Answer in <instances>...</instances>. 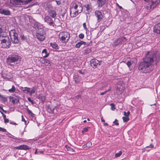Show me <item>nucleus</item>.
Listing matches in <instances>:
<instances>
[{"instance_id": "obj_30", "label": "nucleus", "mask_w": 160, "mask_h": 160, "mask_svg": "<svg viewBox=\"0 0 160 160\" xmlns=\"http://www.w3.org/2000/svg\"><path fill=\"white\" fill-rule=\"evenodd\" d=\"M122 152L120 151L118 153H117L115 154V157L116 158H118L120 157L122 154Z\"/></svg>"}, {"instance_id": "obj_12", "label": "nucleus", "mask_w": 160, "mask_h": 160, "mask_svg": "<svg viewBox=\"0 0 160 160\" xmlns=\"http://www.w3.org/2000/svg\"><path fill=\"white\" fill-rule=\"evenodd\" d=\"M45 22H47L50 25L54 26V23L52 19L48 16H46L44 19Z\"/></svg>"}, {"instance_id": "obj_39", "label": "nucleus", "mask_w": 160, "mask_h": 160, "mask_svg": "<svg viewBox=\"0 0 160 160\" xmlns=\"http://www.w3.org/2000/svg\"><path fill=\"white\" fill-rule=\"evenodd\" d=\"M79 37L81 39H83L84 38V35L82 33H81L79 35Z\"/></svg>"}, {"instance_id": "obj_57", "label": "nucleus", "mask_w": 160, "mask_h": 160, "mask_svg": "<svg viewBox=\"0 0 160 160\" xmlns=\"http://www.w3.org/2000/svg\"><path fill=\"white\" fill-rule=\"evenodd\" d=\"M24 121V123H25V124H26L27 122H28L27 123H28L29 122L28 121H26V120H25V121Z\"/></svg>"}, {"instance_id": "obj_46", "label": "nucleus", "mask_w": 160, "mask_h": 160, "mask_svg": "<svg viewBox=\"0 0 160 160\" xmlns=\"http://www.w3.org/2000/svg\"><path fill=\"white\" fill-rule=\"evenodd\" d=\"M113 123L116 125H118V121H114L113 122Z\"/></svg>"}, {"instance_id": "obj_64", "label": "nucleus", "mask_w": 160, "mask_h": 160, "mask_svg": "<svg viewBox=\"0 0 160 160\" xmlns=\"http://www.w3.org/2000/svg\"><path fill=\"white\" fill-rule=\"evenodd\" d=\"M86 147V145H83L82 146V147L83 148H85L86 147Z\"/></svg>"}, {"instance_id": "obj_6", "label": "nucleus", "mask_w": 160, "mask_h": 160, "mask_svg": "<svg viewBox=\"0 0 160 160\" xmlns=\"http://www.w3.org/2000/svg\"><path fill=\"white\" fill-rule=\"evenodd\" d=\"M126 40L127 39L125 37L120 38L114 41L113 46L116 47L118 45H121L125 42Z\"/></svg>"}, {"instance_id": "obj_35", "label": "nucleus", "mask_w": 160, "mask_h": 160, "mask_svg": "<svg viewBox=\"0 0 160 160\" xmlns=\"http://www.w3.org/2000/svg\"><path fill=\"white\" fill-rule=\"evenodd\" d=\"M110 106H111V109L112 110H113L115 109V108L113 103H112L110 104Z\"/></svg>"}, {"instance_id": "obj_4", "label": "nucleus", "mask_w": 160, "mask_h": 160, "mask_svg": "<svg viewBox=\"0 0 160 160\" xmlns=\"http://www.w3.org/2000/svg\"><path fill=\"white\" fill-rule=\"evenodd\" d=\"M70 38L69 33L66 32H60L59 35V38L60 40L62 42H66Z\"/></svg>"}, {"instance_id": "obj_37", "label": "nucleus", "mask_w": 160, "mask_h": 160, "mask_svg": "<svg viewBox=\"0 0 160 160\" xmlns=\"http://www.w3.org/2000/svg\"><path fill=\"white\" fill-rule=\"evenodd\" d=\"M20 38H21V39L22 40H26V38L24 36L23 34L21 35Z\"/></svg>"}, {"instance_id": "obj_58", "label": "nucleus", "mask_w": 160, "mask_h": 160, "mask_svg": "<svg viewBox=\"0 0 160 160\" xmlns=\"http://www.w3.org/2000/svg\"><path fill=\"white\" fill-rule=\"evenodd\" d=\"M79 72L80 73L82 74H83L84 72H82V71L81 70H79Z\"/></svg>"}, {"instance_id": "obj_26", "label": "nucleus", "mask_w": 160, "mask_h": 160, "mask_svg": "<svg viewBox=\"0 0 160 160\" xmlns=\"http://www.w3.org/2000/svg\"><path fill=\"white\" fill-rule=\"evenodd\" d=\"M83 8L81 6H78L77 5V9H75V10H76L77 11V12H78L79 13H81L82 10Z\"/></svg>"}, {"instance_id": "obj_47", "label": "nucleus", "mask_w": 160, "mask_h": 160, "mask_svg": "<svg viewBox=\"0 0 160 160\" xmlns=\"http://www.w3.org/2000/svg\"><path fill=\"white\" fill-rule=\"evenodd\" d=\"M27 111L28 113L30 115L31 114H32V112L28 109H27Z\"/></svg>"}, {"instance_id": "obj_34", "label": "nucleus", "mask_w": 160, "mask_h": 160, "mask_svg": "<svg viewBox=\"0 0 160 160\" xmlns=\"http://www.w3.org/2000/svg\"><path fill=\"white\" fill-rule=\"evenodd\" d=\"M36 89L34 88H33L32 89V90L31 91L30 90V93L32 94V93H35V92H36Z\"/></svg>"}, {"instance_id": "obj_50", "label": "nucleus", "mask_w": 160, "mask_h": 160, "mask_svg": "<svg viewBox=\"0 0 160 160\" xmlns=\"http://www.w3.org/2000/svg\"><path fill=\"white\" fill-rule=\"evenodd\" d=\"M28 100L29 102H33L32 100L30 98H28Z\"/></svg>"}, {"instance_id": "obj_7", "label": "nucleus", "mask_w": 160, "mask_h": 160, "mask_svg": "<svg viewBox=\"0 0 160 160\" xmlns=\"http://www.w3.org/2000/svg\"><path fill=\"white\" fill-rule=\"evenodd\" d=\"M95 14L97 18L98 22H99L102 20L103 15L100 11L98 10L96 11L95 12Z\"/></svg>"}, {"instance_id": "obj_54", "label": "nucleus", "mask_w": 160, "mask_h": 160, "mask_svg": "<svg viewBox=\"0 0 160 160\" xmlns=\"http://www.w3.org/2000/svg\"><path fill=\"white\" fill-rule=\"evenodd\" d=\"M3 118H4V120H8V119H7L6 118V116L5 115H3Z\"/></svg>"}, {"instance_id": "obj_41", "label": "nucleus", "mask_w": 160, "mask_h": 160, "mask_svg": "<svg viewBox=\"0 0 160 160\" xmlns=\"http://www.w3.org/2000/svg\"><path fill=\"white\" fill-rule=\"evenodd\" d=\"M73 78L75 82L78 81V79L77 78V76L76 75H74Z\"/></svg>"}, {"instance_id": "obj_61", "label": "nucleus", "mask_w": 160, "mask_h": 160, "mask_svg": "<svg viewBox=\"0 0 160 160\" xmlns=\"http://www.w3.org/2000/svg\"><path fill=\"white\" fill-rule=\"evenodd\" d=\"M43 153V152L42 151H39V152H38V154H39L40 153Z\"/></svg>"}, {"instance_id": "obj_48", "label": "nucleus", "mask_w": 160, "mask_h": 160, "mask_svg": "<svg viewBox=\"0 0 160 160\" xmlns=\"http://www.w3.org/2000/svg\"><path fill=\"white\" fill-rule=\"evenodd\" d=\"M42 102H44V101H45V100H46V98L45 96H43V97L42 98Z\"/></svg>"}, {"instance_id": "obj_17", "label": "nucleus", "mask_w": 160, "mask_h": 160, "mask_svg": "<svg viewBox=\"0 0 160 160\" xmlns=\"http://www.w3.org/2000/svg\"><path fill=\"white\" fill-rule=\"evenodd\" d=\"M0 13L6 15H8L10 14V12L9 10L3 9H0Z\"/></svg>"}, {"instance_id": "obj_25", "label": "nucleus", "mask_w": 160, "mask_h": 160, "mask_svg": "<svg viewBox=\"0 0 160 160\" xmlns=\"http://www.w3.org/2000/svg\"><path fill=\"white\" fill-rule=\"evenodd\" d=\"M51 46L53 48L55 49H58V47L55 42L50 43Z\"/></svg>"}, {"instance_id": "obj_24", "label": "nucleus", "mask_w": 160, "mask_h": 160, "mask_svg": "<svg viewBox=\"0 0 160 160\" xmlns=\"http://www.w3.org/2000/svg\"><path fill=\"white\" fill-rule=\"evenodd\" d=\"M22 90L23 92L27 93H30V88L24 87L23 88V89Z\"/></svg>"}, {"instance_id": "obj_32", "label": "nucleus", "mask_w": 160, "mask_h": 160, "mask_svg": "<svg viewBox=\"0 0 160 160\" xmlns=\"http://www.w3.org/2000/svg\"><path fill=\"white\" fill-rule=\"evenodd\" d=\"M0 98L4 102H6L7 101V99L6 98L2 96L1 95H0Z\"/></svg>"}, {"instance_id": "obj_49", "label": "nucleus", "mask_w": 160, "mask_h": 160, "mask_svg": "<svg viewBox=\"0 0 160 160\" xmlns=\"http://www.w3.org/2000/svg\"><path fill=\"white\" fill-rule=\"evenodd\" d=\"M106 93H107V91H105V92H102L101 93L100 95H103L104 94H106Z\"/></svg>"}, {"instance_id": "obj_28", "label": "nucleus", "mask_w": 160, "mask_h": 160, "mask_svg": "<svg viewBox=\"0 0 160 160\" xmlns=\"http://www.w3.org/2000/svg\"><path fill=\"white\" fill-rule=\"evenodd\" d=\"M156 6V3L154 1H152L151 4L150 5V9L153 8Z\"/></svg>"}, {"instance_id": "obj_33", "label": "nucleus", "mask_w": 160, "mask_h": 160, "mask_svg": "<svg viewBox=\"0 0 160 160\" xmlns=\"http://www.w3.org/2000/svg\"><path fill=\"white\" fill-rule=\"evenodd\" d=\"M89 128V127H85L83 129L82 131V133H84L85 132H88V128Z\"/></svg>"}, {"instance_id": "obj_9", "label": "nucleus", "mask_w": 160, "mask_h": 160, "mask_svg": "<svg viewBox=\"0 0 160 160\" xmlns=\"http://www.w3.org/2000/svg\"><path fill=\"white\" fill-rule=\"evenodd\" d=\"M47 110L49 113H56L55 111H57V108L56 107H53L52 105H49L47 106L46 108Z\"/></svg>"}, {"instance_id": "obj_10", "label": "nucleus", "mask_w": 160, "mask_h": 160, "mask_svg": "<svg viewBox=\"0 0 160 160\" xmlns=\"http://www.w3.org/2000/svg\"><path fill=\"white\" fill-rule=\"evenodd\" d=\"M36 35L37 38L41 41H43L45 38V33L44 32H39L36 33Z\"/></svg>"}, {"instance_id": "obj_45", "label": "nucleus", "mask_w": 160, "mask_h": 160, "mask_svg": "<svg viewBox=\"0 0 160 160\" xmlns=\"http://www.w3.org/2000/svg\"><path fill=\"white\" fill-rule=\"evenodd\" d=\"M66 147L67 148V150L68 151H72V149L69 147Z\"/></svg>"}, {"instance_id": "obj_53", "label": "nucleus", "mask_w": 160, "mask_h": 160, "mask_svg": "<svg viewBox=\"0 0 160 160\" xmlns=\"http://www.w3.org/2000/svg\"><path fill=\"white\" fill-rule=\"evenodd\" d=\"M30 115L32 117H34L35 116V115L32 112V114H31Z\"/></svg>"}, {"instance_id": "obj_11", "label": "nucleus", "mask_w": 160, "mask_h": 160, "mask_svg": "<svg viewBox=\"0 0 160 160\" xmlns=\"http://www.w3.org/2000/svg\"><path fill=\"white\" fill-rule=\"evenodd\" d=\"M100 62L96 59H92L91 61V64L93 68H96L98 66L100 65Z\"/></svg>"}, {"instance_id": "obj_59", "label": "nucleus", "mask_w": 160, "mask_h": 160, "mask_svg": "<svg viewBox=\"0 0 160 160\" xmlns=\"http://www.w3.org/2000/svg\"><path fill=\"white\" fill-rule=\"evenodd\" d=\"M35 154H38V152L37 151V150H36V151H35Z\"/></svg>"}, {"instance_id": "obj_5", "label": "nucleus", "mask_w": 160, "mask_h": 160, "mask_svg": "<svg viewBox=\"0 0 160 160\" xmlns=\"http://www.w3.org/2000/svg\"><path fill=\"white\" fill-rule=\"evenodd\" d=\"M77 9V5L74 3L70 10V14L72 17H75L79 14L78 12H77V11L75 10V9Z\"/></svg>"}, {"instance_id": "obj_43", "label": "nucleus", "mask_w": 160, "mask_h": 160, "mask_svg": "<svg viewBox=\"0 0 160 160\" xmlns=\"http://www.w3.org/2000/svg\"><path fill=\"white\" fill-rule=\"evenodd\" d=\"M0 131H1L4 132H6V130L4 128L0 127Z\"/></svg>"}, {"instance_id": "obj_62", "label": "nucleus", "mask_w": 160, "mask_h": 160, "mask_svg": "<svg viewBox=\"0 0 160 160\" xmlns=\"http://www.w3.org/2000/svg\"><path fill=\"white\" fill-rule=\"evenodd\" d=\"M5 123H7L9 122V121H4Z\"/></svg>"}, {"instance_id": "obj_29", "label": "nucleus", "mask_w": 160, "mask_h": 160, "mask_svg": "<svg viewBox=\"0 0 160 160\" xmlns=\"http://www.w3.org/2000/svg\"><path fill=\"white\" fill-rule=\"evenodd\" d=\"M16 90V88L14 86V85H12V88L9 89L8 90V91L10 92H14Z\"/></svg>"}, {"instance_id": "obj_63", "label": "nucleus", "mask_w": 160, "mask_h": 160, "mask_svg": "<svg viewBox=\"0 0 160 160\" xmlns=\"http://www.w3.org/2000/svg\"><path fill=\"white\" fill-rule=\"evenodd\" d=\"M110 91H111V89H108L106 91H107V93L108 92H109Z\"/></svg>"}, {"instance_id": "obj_31", "label": "nucleus", "mask_w": 160, "mask_h": 160, "mask_svg": "<svg viewBox=\"0 0 160 160\" xmlns=\"http://www.w3.org/2000/svg\"><path fill=\"white\" fill-rule=\"evenodd\" d=\"M43 63H45V65L47 66H49L50 65V64L49 61L47 60H44Z\"/></svg>"}, {"instance_id": "obj_13", "label": "nucleus", "mask_w": 160, "mask_h": 160, "mask_svg": "<svg viewBox=\"0 0 160 160\" xmlns=\"http://www.w3.org/2000/svg\"><path fill=\"white\" fill-rule=\"evenodd\" d=\"M153 31L157 33L160 34V23L156 24L154 26Z\"/></svg>"}, {"instance_id": "obj_20", "label": "nucleus", "mask_w": 160, "mask_h": 160, "mask_svg": "<svg viewBox=\"0 0 160 160\" xmlns=\"http://www.w3.org/2000/svg\"><path fill=\"white\" fill-rule=\"evenodd\" d=\"M5 30V27L1 25H0V37L3 36L2 33H3Z\"/></svg>"}, {"instance_id": "obj_14", "label": "nucleus", "mask_w": 160, "mask_h": 160, "mask_svg": "<svg viewBox=\"0 0 160 160\" xmlns=\"http://www.w3.org/2000/svg\"><path fill=\"white\" fill-rule=\"evenodd\" d=\"M15 148L19 150H26L29 149L30 148L27 145H22L16 147Z\"/></svg>"}, {"instance_id": "obj_16", "label": "nucleus", "mask_w": 160, "mask_h": 160, "mask_svg": "<svg viewBox=\"0 0 160 160\" xmlns=\"http://www.w3.org/2000/svg\"><path fill=\"white\" fill-rule=\"evenodd\" d=\"M48 14L52 18H55L56 16V12L52 10H49L48 11Z\"/></svg>"}, {"instance_id": "obj_2", "label": "nucleus", "mask_w": 160, "mask_h": 160, "mask_svg": "<svg viewBox=\"0 0 160 160\" xmlns=\"http://www.w3.org/2000/svg\"><path fill=\"white\" fill-rule=\"evenodd\" d=\"M11 44L10 41L8 36L0 37V46L3 48H8Z\"/></svg>"}, {"instance_id": "obj_18", "label": "nucleus", "mask_w": 160, "mask_h": 160, "mask_svg": "<svg viewBox=\"0 0 160 160\" xmlns=\"http://www.w3.org/2000/svg\"><path fill=\"white\" fill-rule=\"evenodd\" d=\"M84 7L86 8L87 13H89V12H91V6L89 4H86L84 6Z\"/></svg>"}, {"instance_id": "obj_21", "label": "nucleus", "mask_w": 160, "mask_h": 160, "mask_svg": "<svg viewBox=\"0 0 160 160\" xmlns=\"http://www.w3.org/2000/svg\"><path fill=\"white\" fill-rule=\"evenodd\" d=\"M106 0H97V3L99 6L101 7L104 4Z\"/></svg>"}, {"instance_id": "obj_36", "label": "nucleus", "mask_w": 160, "mask_h": 160, "mask_svg": "<svg viewBox=\"0 0 160 160\" xmlns=\"http://www.w3.org/2000/svg\"><path fill=\"white\" fill-rule=\"evenodd\" d=\"M92 145V143L90 142H88L86 145V147H90Z\"/></svg>"}, {"instance_id": "obj_27", "label": "nucleus", "mask_w": 160, "mask_h": 160, "mask_svg": "<svg viewBox=\"0 0 160 160\" xmlns=\"http://www.w3.org/2000/svg\"><path fill=\"white\" fill-rule=\"evenodd\" d=\"M42 54H43V57H47L48 55V53L47 50L45 49L43 50L42 51Z\"/></svg>"}, {"instance_id": "obj_60", "label": "nucleus", "mask_w": 160, "mask_h": 160, "mask_svg": "<svg viewBox=\"0 0 160 160\" xmlns=\"http://www.w3.org/2000/svg\"><path fill=\"white\" fill-rule=\"evenodd\" d=\"M14 1H15V2L16 3H18V2L19 0H14Z\"/></svg>"}, {"instance_id": "obj_44", "label": "nucleus", "mask_w": 160, "mask_h": 160, "mask_svg": "<svg viewBox=\"0 0 160 160\" xmlns=\"http://www.w3.org/2000/svg\"><path fill=\"white\" fill-rule=\"evenodd\" d=\"M153 148V146L152 144H151L149 146H147L146 147V148Z\"/></svg>"}, {"instance_id": "obj_51", "label": "nucleus", "mask_w": 160, "mask_h": 160, "mask_svg": "<svg viewBox=\"0 0 160 160\" xmlns=\"http://www.w3.org/2000/svg\"><path fill=\"white\" fill-rule=\"evenodd\" d=\"M10 123L11 124H13L14 125H16L17 124L16 123L14 122H10Z\"/></svg>"}, {"instance_id": "obj_56", "label": "nucleus", "mask_w": 160, "mask_h": 160, "mask_svg": "<svg viewBox=\"0 0 160 160\" xmlns=\"http://www.w3.org/2000/svg\"><path fill=\"white\" fill-rule=\"evenodd\" d=\"M26 1H27V4L29 2H31V1H32V0H26Z\"/></svg>"}, {"instance_id": "obj_19", "label": "nucleus", "mask_w": 160, "mask_h": 160, "mask_svg": "<svg viewBox=\"0 0 160 160\" xmlns=\"http://www.w3.org/2000/svg\"><path fill=\"white\" fill-rule=\"evenodd\" d=\"M86 44V43L85 42L83 41H81L76 44L75 47L77 48H79L82 45H85Z\"/></svg>"}, {"instance_id": "obj_15", "label": "nucleus", "mask_w": 160, "mask_h": 160, "mask_svg": "<svg viewBox=\"0 0 160 160\" xmlns=\"http://www.w3.org/2000/svg\"><path fill=\"white\" fill-rule=\"evenodd\" d=\"M10 101L13 103H17L19 101V98L18 97H11L9 98Z\"/></svg>"}, {"instance_id": "obj_52", "label": "nucleus", "mask_w": 160, "mask_h": 160, "mask_svg": "<svg viewBox=\"0 0 160 160\" xmlns=\"http://www.w3.org/2000/svg\"><path fill=\"white\" fill-rule=\"evenodd\" d=\"M105 121H102V122H103L104 124V125L105 126H106H106H107V125H108V123H105Z\"/></svg>"}, {"instance_id": "obj_8", "label": "nucleus", "mask_w": 160, "mask_h": 160, "mask_svg": "<svg viewBox=\"0 0 160 160\" xmlns=\"http://www.w3.org/2000/svg\"><path fill=\"white\" fill-rule=\"evenodd\" d=\"M12 43L15 44L18 43L19 42V39L18 38L17 33L13 32L12 35H10Z\"/></svg>"}, {"instance_id": "obj_38", "label": "nucleus", "mask_w": 160, "mask_h": 160, "mask_svg": "<svg viewBox=\"0 0 160 160\" xmlns=\"http://www.w3.org/2000/svg\"><path fill=\"white\" fill-rule=\"evenodd\" d=\"M132 62H133V61H128L127 63V64L129 67L132 65Z\"/></svg>"}, {"instance_id": "obj_1", "label": "nucleus", "mask_w": 160, "mask_h": 160, "mask_svg": "<svg viewBox=\"0 0 160 160\" xmlns=\"http://www.w3.org/2000/svg\"><path fill=\"white\" fill-rule=\"evenodd\" d=\"M155 55L152 54H147L143 58L138 67L139 70L142 72L147 73L151 72L152 70V64L153 62Z\"/></svg>"}, {"instance_id": "obj_55", "label": "nucleus", "mask_w": 160, "mask_h": 160, "mask_svg": "<svg viewBox=\"0 0 160 160\" xmlns=\"http://www.w3.org/2000/svg\"><path fill=\"white\" fill-rule=\"evenodd\" d=\"M56 2H57V4L58 5H59L60 4V2L59 1H56Z\"/></svg>"}, {"instance_id": "obj_22", "label": "nucleus", "mask_w": 160, "mask_h": 160, "mask_svg": "<svg viewBox=\"0 0 160 160\" xmlns=\"http://www.w3.org/2000/svg\"><path fill=\"white\" fill-rule=\"evenodd\" d=\"M17 4L20 5H24L27 4V2L26 0H19Z\"/></svg>"}, {"instance_id": "obj_40", "label": "nucleus", "mask_w": 160, "mask_h": 160, "mask_svg": "<svg viewBox=\"0 0 160 160\" xmlns=\"http://www.w3.org/2000/svg\"><path fill=\"white\" fill-rule=\"evenodd\" d=\"M2 77L4 78L9 79L10 78L8 76H5L4 74H2Z\"/></svg>"}, {"instance_id": "obj_23", "label": "nucleus", "mask_w": 160, "mask_h": 160, "mask_svg": "<svg viewBox=\"0 0 160 160\" xmlns=\"http://www.w3.org/2000/svg\"><path fill=\"white\" fill-rule=\"evenodd\" d=\"M130 114V112L128 111L127 112H124V115L126 116V117H123L122 118L123 120H129V119L127 117Z\"/></svg>"}, {"instance_id": "obj_3", "label": "nucleus", "mask_w": 160, "mask_h": 160, "mask_svg": "<svg viewBox=\"0 0 160 160\" xmlns=\"http://www.w3.org/2000/svg\"><path fill=\"white\" fill-rule=\"evenodd\" d=\"M21 57L20 56L17 54H13L9 56L7 59L6 62L7 63L11 65H13V63L17 61H21Z\"/></svg>"}, {"instance_id": "obj_42", "label": "nucleus", "mask_w": 160, "mask_h": 160, "mask_svg": "<svg viewBox=\"0 0 160 160\" xmlns=\"http://www.w3.org/2000/svg\"><path fill=\"white\" fill-rule=\"evenodd\" d=\"M83 26L84 28V29L86 30V31H87V28L86 27V25L85 23H84L83 24Z\"/></svg>"}]
</instances>
